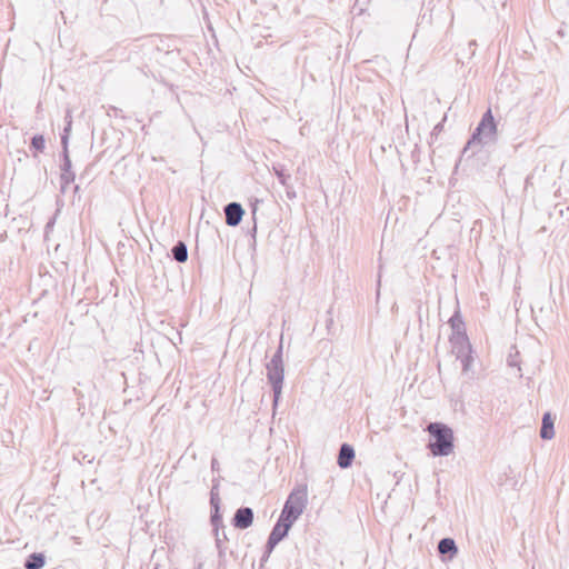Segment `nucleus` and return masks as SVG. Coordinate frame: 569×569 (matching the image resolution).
I'll return each mask as SVG.
<instances>
[{"label":"nucleus","instance_id":"1","mask_svg":"<svg viewBox=\"0 0 569 569\" xmlns=\"http://www.w3.org/2000/svg\"><path fill=\"white\" fill-rule=\"evenodd\" d=\"M427 431L432 438L428 448L435 457L449 456L453 451L455 437L450 427L441 422H430L427 426Z\"/></svg>","mask_w":569,"mask_h":569},{"label":"nucleus","instance_id":"2","mask_svg":"<svg viewBox=\"0 0 569 569\" xmlns=\"http://www.w3.org/2000/svg\"><path fill=\"white\" fill-rule=\"evenodd\" d=\"M267 378L273 391V407H277L284 379V368L282 361V341L270 362L267 363Z\"/></svg>","mask_w":569,"mask_h":569},{"label":"nucleus","instance_id":"3","mask_svg":"<svg viewBox=\"0 0 569 569\" xmlns=\"http://www.w3.org/2000/svg\"><path fill=\"white\" fill-rule=\"evenodd\" d=\"M497 132L498 129L491 109H488L483 113L478 127L476 128L471 139L468 142V146L475 143L481 146L493 143L497 140Z\"/></svg>","mask_w":569,"mask_h":569},{"label":"nucleus","instance_id":"4","mask_svg":"<svg viewBox=\"0 0 569 569\" xmlns=\"http://www.w3.org/2000/svg\"><path fill=\"white\" fill-rule=\"evenodd\" d=\"M307 506V489L298 488L295 489L288 497L283 509L281 511L280 518L283 521H288L291 525L298 520V518L302 515L303 510Z\"/></svg>","mask_w":569,"mask_h":569},{"label":"nucleus","instance_id":"5","mask_svg":"<svg viewBox=\"0 0 569 569\" xmlns=\"http://www.w3.org/2000/svg\"><path fill=\"white\" fill-rule=\"evenodd\" d=\"M291 523L288 521H283L282 518H279L278 522L273 527L267 542V553L269 555L273 548L288 535L289 529L291 528Z\"/></svg>","mask_w":569,"mask_h":569},{"label":"nucleus","instance_id":"6","mask_svg":"<svg viewBox=\"0 0 569 569\" xmlns=\"http://www.w3.org/2000/svg\"><path fill=\"white\" fill-rule=\"evenodd\" d=\"M450 341L452 345V351L457 357L471 353V345L468 340V337L465 333L459 332V329H457L456 335L452 336Z\"/></svg>","mask_w":569,"mask_h":569},{"label":"nucleus","instance_id":"7","mask_svg":"<svg viewBox=\"0 0 569 569\" xmlns=\"http://www.w3.org/2000/svg\"><path fill=\"white\" fill-rule=\"evenodd\" d=\"M244 211L238 202H230L224 207L226 223L236 227L240 223Z\"/></svg>","mask_w":569,"mask_h":569},{"label":"nucleus","instance_id":"8","mask_svg":"<svg viewBox=\"0 0 569 569\" xmlns=\"http://www.w3.org/2000/svg\"><path fill=\"white\" fill-rule=\"evenodd\" d=\"M61 143L63 148V166L61 173V182L68 184L74 180V173L71 171V160L67 149V136L61 137Z\"/></svg>","mask_w":569,"mask_h":569},{"label":"nucleus","instance_id":"9","mask_svg":"<svg viewBox=\"0 0 569 569\" xmlns=\"http://www.w3.org/2000/svg\"><path fill=\"white\" fill-rule=\"evenodd\" d=\"M253 511L251 508H239L233 517V525L239 529H247L252 525Z\"/></svg>","mask_w":569,"mask_h":569},{"label":"nucleus","instance_id":"10","mask_svg":"<svg viewBox=\"0 0 569 569\" xmlns=\"http://www.w3.org/2000/svg\"><path fill=\"white\" fill-rule=\"evenodd\" d=\"M355 458V450L353 448L348 445L343 443L340 447L339 456H338V465L340 468L346 469L351 466L352 460Z\"/></svg>","mask_w":569,"mask_h":569},{"label":"nucleus","instance_id":"11","mask_svg":"<svg viewBox=\"0 0 569 569\" xmlns=\"http://www.w3.org/2000/svg\"><path fill=\"white\" fill-rule=\"evenodd\" d=\"M540 437L547 440H550L555 437L553 421L549 412L545 413L542 417Z\"/></svg>","mask_w":569,"mask_h":569},{"label":"nucleus","instance_id":"12","mask_svg":"<svg viewBox=\"0 0 569 569\" xmlns=\"http://www.w3.org/2000/svg\"><path fill=\"white\" fill-rule=\"evenodd\" d=\"M46 563V558L42 553L34 552L28 557L24 562L26 569H41Z\"/></svg>","mask_w":569,"mask_h":569},{"label":"nucleus","instance_id":"13","mask_svg":"<svg viewBox=\"0 0 569 569\" xmlns=\"http://www.w3.org/2000/svg\"><path fill=\"white\" fill-rule=\"evenodd\" d=\"M172 256L178 262H184L188 259V249L187 246L179 241L173 248H172Z\"/></svg>","mask_w":569,"mask_h":569},{"label":"nucleus","instance_id":"14","mask_svg":"<svg viewBox=\"0 0 569 569\" xmlns=\"http://www.w3.org/2000/svg\"><path fill=\"white\" fill-rule=\"evenodd\" d=\"M438 550L441 555L456 553L457 547L452 539L443 538L438 543Z\"/></svg>","mask_w":569,"mask_h":569},{"label":"nucleus","instance_id":"15","mask_svg":"<svg viewBox=\"0 0 569 569\" xmlns=\"http://www.w3.org/2000/svg\"><path fill=\"white\" fill-rule=\"evenodd\" d=\"M273 171H274L277 178L279 179L280 183L283 187H288V181L290 179V176L284 173L283 168L281 166H274Z\"/></svg>","mask_w":569,"mask_h":569},{"label":"nucleus","instance_id":"16","mask_svg":"<svg viewBox=\"0 0 569 569\" xmlns=\"http://www.w3.org/2000/svg\"><path fill=\"white\" fill-rule=\"evenodd\" d=\"M31 146L32 148H34L37 151H43L44 149V146H46V141H44V138L43 136L41 134H37L32 138L31 140Z\"/></svg>","mask_w":569,"mask_h":569},{"label":"nucleus","instance_id":"17","mask_svg":"<svg viewBox=\"0 0 569 569\" xmlns=\"http://www.w3.org/2000/svg\"><path fill=\"white\" fill-rule=\"evenodd\" d=\"M457 359L460 360L461 362V367H462V370L465 372L469 371L470 370V367H471V363H472V357H471V353H467V355H461V356H458Z\"/></svg>","mask_w":569,"mask_h":569},{"label":"nucleus","instance_id":"18","mask_svg":"<svg viewBox=\"0 0 569 569\" xmlns=\"http://www.w3.org/2000/svg\"><path fill=\"white\" fill-rule=\"evenodd\" d=\"M71 122L68 121V123H66V127H64V130H63V134L62 136H67V140L69 139V133H70V130H71Z\"/></svg>","mask_w":569,"mask_h":569},{"label":"nucleus","instance_id":"19","mask_svg":"<svg viewBox=\"0 0 569 569\" xmlns=\"http://www.w3.org/2000/svg\"><path fill=\"white\" fill-rule=\"evenodd\" d=\"M211 469H212L213 471H216V470H218V469H219V462H218V460H217V459H214V458H213V459H212V461H211Z\"/></svg>","mask_w":569,"mask_h":569},{"label":"nucleus","instance_id":"20","mask_svg":"<svg viewBox=\"0 0 569 569\" xmlns=\"http://www.w3.org/2000/svg\"><path fill=\"white\" fill-rule=\"evenodd\" d=\"M68 121H70L72 123V117H71L70 111H68L67 116H66V123H68Z\"/></svg>","mask_w":569,"mask_h":569},{"label":"nucleus","instance_id":"21","mask_svg":"<svg viewBox=\"0 0 569 569\" xmlns=\"http://www.w3.org/2000/svg\"><path fill=\"white\" fill-rule=\"evenodd\" d=\"M211 503L218 509V505L216 503V497L213 493L211 495Z\"/></svg>","mask_w":569,"mask_h":569},{"label":"nucleus","instance_id":"22","mask_svg":"<svg viewBox=\"0 0 569 569\" xmlns=\"http://www.w3.org/2000/svg\"><path fill=\"white\" fill-rule=\"evenodd\" d=\"M457 319H458V317H457V316H455V317H452V318L450 319V322H451V325H452V328H455V322L457 321Z\"/></svg>","mask_w":569,"mask_h":569},{"label":"nucleus","instance_id":"23","mask_svg":"<svg viewBox=\"0 0 569 569\" xmlns=\"http://www.w3.org/2000/svg\"><path fill=\"white\" fill-rule=\"evenodd\" d=\"M509 365L515 366L516 365L515 360L509 361Z\"/></svg>","mask_w":569,"mask_h":569}]
</instances>
